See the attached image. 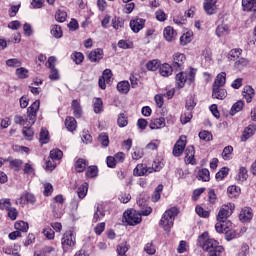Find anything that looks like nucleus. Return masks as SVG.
Returning a JSON list of instances; mask_svg holds the SVG:
<instances>
[{
	"instance_id": "obj_18",
	"label": "nucleus",
	"mask_w": 256,
	"mask_h": 256,
	"mask_svg": "<svg viewBox=\"0 0 256 256\" xmlns=\"http://www.w3.org/2000/svg\"><path fill=\"white\" fill-rule=\"evenodd\" d=\"M225 83H227V73L221 72L216 76L212 87H225Z\"/></svg>"
},
{
	"instance_id": "obj_20",
	"label": "nucleus",
	"mask_w": 256,
	"mask_h": 256,
	"mask_svg": "<svg viewBox=\"0 0 256 256\" xmlns=\"http://www.w3.org/2000/svg\"><path fill=\"white\" fill-rule=\"evenodd\" d=\"M242 9L247 12H256V0H242Z\"/></svg>"
},
{
	"instance_id": "obj_47",
	"label": "nucleus",
	"mask_w": 256,
	"mask_h": 256,
	"mask_svg": "<svg viewBox=\"0 0 256 256\" xmlns=\"http://www.w3.org/2000/svg\"><path fill=\"white\" fill-rule=\"evenodd\" d=\"M55 19L58 23H65V21H67V12L58 10L55 14Z\"/></svg>"
},
{
	"instance_id": "obj_8",
	"label": "nucleus",
	"mask_w": 256,
	"mask_h": 256,
	"mask_svg": "<svg viewBox=\"0 0 256 256\" xmlns=\"http://www.w3.org/2000/svg\"><path fill=\"white\" fill-rule=\"evenodd\" d=\"M185 61H187L185 54L179 52L175 53L172 59L173 69H176V71H182V69H185Z\"/></svg>"
},
{
	"instance_id": "obj_6",
	"label": "nucleus",
	"mask_w": 256,
	"mask_h": 256,
	"mask_svg": "<svg viewBox=\"0 0 256 256\" xmlns=\"http://www.w3.org/2000/svg\"><path fill=\"white\" fill-rule=\"evenodd\" d=\"M185 147H187V136L182 135L173 147L172 154L174 157H181L185 151Z\"/></svg>"
},
{
	"instance_id": "obj_53",
	"label": "nucleus",
	"mask_w": 256,
	"mask_h": 256,
	"mask_svg": "<svg viewBox=\"0 0 256 256\" xmlns=\"http://www.w3.org/2000/svg\"><path fill=\"white\" fill-rule=\"evenodd\" d=\"M10 207H11V199L9 198L0 199V209L2 211H5V210L8 211Z\"/></svg>"
},
{
	"instance_id": "obj_58",
	"label": "nucleus",
	"mask_w": 256,
	"mask_h": 256,
	"mask_svg": "<svg viewBox=\"0 0 256 256\" xmlns=\"http://www.w3.org/2000/svg\"><path fill=\"white\" fill-rule=\"evenodd\" d=\"M143 155H145V152H143V149L135 148L134 152L132 153V159H134L135 161H138V159H142Z\"/></svg>"
},
{
	"instance_id": "obj_44",
	"label": "nucleus",
	"mask_w": 256,
	"mask_h": 256,
	"mask_svg": "<svg viewBox=\"0 0 256 256\" xmlns=\"http://www.w3.org/2000/svg\"><path fill=\"white\" fill-rule=\"evenodd\" d=\"M53 215L56 219H61L63 217V206H60L59 204H54L53 206Z\"/></svg>"
},
{
	"instance_id": "obj_3",
	"label": "nucleus",
	"mask_w": 256,
	"mask_h": 256,
	"mask_svg": "<svg viewBox=\"0 0 256 256\" xmlns=\"http://www.w3.org/2000/svg\"><path fill=\"white\" fill-rule=\"evenodd\" d=\"M39 107H41V101H34L27 109V119L25 120L23 116H15L14 123L17 125H25L27 121L29 125H33L35 121H37V111H39Z\"/></svg>"
},
{
	"instance_id": "obj_60",
	"label": "nucleus",
	"mask_w": 256,
	"mask_h": 256,
	"mask_svg": "<svg viewBox=\"0 0 256 256\" xmlns=\"http://www.w3.org/2000/svg\"><path fill=\"white\" fill-rule=\"evenodd\" d=\"M227 175H229V169L224 167L216 174V179L217 181H223V178Z\"/></svg>"
},
{
	"instance_id": "obj_12",
	"label": "nucleus",
	"mask_w": 256,
	"mask_h": 256,
	"mask_svg": "<svg viewBox=\"0 0 256 256\" xmlns=\"http://www.w3.org/2000/svg\"><path fill=\"white\" fill-rule=\"evenodd\" d=\"M239 219L242 223H249L253 219V210L250 207H244L240 211Z\"/></svg>"
},
{
	"instance_id": "obj_52",
	"label": "nucleus",
	"mask_w": 256,
	"mask_h": 256,
	"mask_svg": "<svg viewBox=\"0 0 256 256\" xmlns=\"http://www.w3.org/2000/svg\"><path fill=\"white\" fill-rule=\"evenodd\" d=\"M40 143H42V145L49 143V131H47L45 128H42L40 132Z\"/></svg>"
},
{
	"instance_id": "obj_28",
	"label": "nucleus",
	"mask_w": 256,
	"mask_h": 256,
	"mask_svg": "<svg viewBox=\"0 0 256 256\" xmlns=\"http://www.w3.org/2000/svg\"><path fill=\"white\" fill-rule=\"evenodd\" d=\"M185 83H187V74L184 72H180L176 75V86L178 89H183L185 87Z\"/></svg>"
},
{
	"instance_id": "obj_31",
	"label": "nucleus",
	"mask_w": 256,
	"mask_h": 256,
	"mask_svg": "<svg viewBox=\"0 0 256 256\" xmlns=\"http://www.w3.org/2000/svg\"><path fill=\"white\" fill-rule=\"evenodd\" d=\"M87 191H89V184L84 182L77 190L79 199H85V197H87Z\"/></svg>"
},
{
	"instance_id": "obj_36",
	"label": "nucleus",
	"mask_w": 256,
	"mask_h": 256,
	"mask_svg": "<svg viewBox=\"0 0 256 256\" xmlns=\"http://www.w3.org/2000/svg\"><path fill=\"white\" fill-rule=\"evenodd\" d=\"M193 41V33L186 32L180 37V45L185 47V45H188V43H191Z\"/></svg>"
},
{
	"instance_id": "obj_35",
	"label": "nucleus",
	"mask_w": 256,
	"mask_h": 256,
	"mask_svg": "<svg viewBox=\"0 0 256 256\" xmlns=\"http://www.w3.org/2000/svg\"><path fill=\"white\" fill-rule=\"evenodd\" d=\"M243 107H245V102L239 100L236 103L233 104L230 115H236V113H239V111L243 110Z\"/></svg>"
},
{
	"instance_id": "obj_21",
	"label": "nucleus",
	"mask_w": 256,
	"mask_h": 256,
	"mask_svg": "<svg viewBox=\"0 0 256 256\" xmlns=\"http://www.w3.org/2000/svg\"><path fill=\"white\" fill-rule=\"evenodd\" d=\"M96 211L94 212L93 221L97 223V221H101L105 217V208H103V204H97Z\"/></svg>"
},
{
	"instance_id": "obj_2",
	"label": "nucleus",
	"mask_w": 256,
	"mask_h": 256,
	"mask_svg": "<svg viewBox=\"0 0 256 256\" xmlns=\"http://www.w3.org/2000/svg\"><path fill=\"white\" fill-rule=\"evenodd\" d=\"M153 209L149 206H146L145 209L137 210H128L124 212L123 217L128 225H139L141 223L142 218L141 216L144 215H151Z\"/></svg>"
},
{
	"instance_id": "obj_4",
	"label": "nucleus",
	"mask_w": 256,
	"mask_h": 256,
	"mask_svg": "<svg viewBox=\"0 0 256 256\" xmlns=\"http://www.w3.org/2000/svg\"><path fill=\"white\" fill-rule=\"evenodd\" d=\"M177 215H179V209H177V207H172L166 210L160 220L161 227H163L165 231H169V229L173 227V223Z\"/></svg>"
},
{
	"instance_id": "obj_16",
	"label": "nucleus",
	"mask_w": 256,
	"mask_h": 256,
	"mask_svg": "<svg viewBox=\"0 0 256 256\" xmlns=\"http://www.w3.org/2000/svg\"><path fill=\"white\" fill-rule=\"evenodd\" d=\"M163 35H164V38L166 39V41L171 43V41H175V38L177 37V31H175V29H173V27L167 26L164 29Z\"/></svg>"
},
{
	"instance_id": "obj_39",
	"label": "nucleus",
	"mask_w": 256,
	"mask_h": 256,
	"mask_svg": "<svg viewBox=\"0 0 256 256\" xmlns=\"http://www.w3.org/2000/svg\"><path fill=\"white\" fill-rule=\"evenodd\" d=\"M16 231H22V233H27L29 231V224L25 221H18L14 225Z\"/></svg>"
},
{
	"instance_id": "obj_24",
	"label": "nucleus",
	"mask_w": 256,
	"mask_h": 256,
	"mask_svg": "<svg viewBox=\"0 0 256 256\" xmlns=\"http://www.w3.org/2000/svg\"><path fill=\"white\" fill-rule=\"evenodd\" d=\"M256 126L255 125H249L244 129V132L241 137V141H247L250 137H253L255 135Z\"/></svg>"
},
{
	"instance_id": "obj_32",
	"label": "nucleus",
	"mask_w": 256,
	"mask_h": 256,
	"mask_svg": "<svg viewBox=\"0 0 256 256\" xmlns=\"http://www.w3.org/2000/svg\"><path fill=\"white\" fill-rule=\"evenodd\" d=\"M50 33L55 37V39H61L63 37V30L59 25H52Z\"/></svg>"
},
{
	"instance_id": "obj_9",
	"label": "nucleus",
	"mask_w": 256,
	"mask_h": 256,
	"mask_svg": "<svg viewBox=\"0 0 256 256\" xmlns=\"http://www.w3.org/2000/svg\"><path fill=\"white\" fill-rule=\"evenodd\" d=\"M146 20L143 18H134L130 20V28L133 33H139V31L145 29Z\"/></svg>"
},
{
	"instance_id": "obj_22",
	"label": "nucleus",
	"mask_w": 256,
	"mask_h": 256,
	"mask_svg": "<svg viewBox=\"0 0 256 256\" xmlns=\"http://www.w3.org/2000/svg\"><path fill=\"white\" fill-rule=\"evenodd\" d=\"M159 73L162 77H170V75H173V66L164 63L160 65Z\"/></svg>"
},
{
	"instance_id": "obj_33",
	"label": "nucleus",
	"mask_w": 256,
	"mask_h": 256,
	"mask_svg": "<svg viewBox=\"0 0 256 256\" xmlns=\"http://www.w3.org/2000/svg\"><path fill=\"white\" fill-rule=\"evenodd\" d=\"M131 88V85L129 84V81H121L117 84V90L119 93L127 94L129 93V89Z\"/></svg>"
},
{
	"instance_id": "obj_17",
	"label": "nucleus",
	"mask_w": 256,
	"mask_h": 256,
	"mask_svg": "<svg viewBox=\"0 0 256 256\" xmlns=\"http://www.w3.org/2000/svg\"><path fill=\"white\" fill-rule=\"evenodd\" d=\"M247 179H249L247 168L242 166L239 168L238 174L236 175L235 180L238 183H244V181H247Z\"/></svg>"
},
{
	"instance_id": "obj_51",
	"label": "nucleus",
	"mask_w": 256,
	"mask_h": 256,
	"mask_svg": "<svg viewBox=\"0 0 256 256\" xmlns=\"http://www.w3.org/2000/svg\"><path fill=\"white\" fill-rule=\"evenodd\" d=\"M198 177L202 181H209V179H211V176H210V173H209V169L204 168V169L200 170L198 172Z\"/></svg>"
},
{
	"instance_id": "obj_11",
	"label": "nucleus",
	"mask_w": 256,
	"mask_h": 256,
	"mask_svg": "<svg viewBox=\"0 0 256 256\" xmlns=\"http://www.w3.org/2000/svg\"><path fill=\"white\" fill-rule=\"evenodd\" d=\"M204 11L207 15H215L217 13V0H205L204 4Z\"/></svg>"
},
{
	"instance_id": "obj_59",
	"label": "nucleus",
	"mask_w": 256,
	"mask_h": 256,
	"mask_svg": "<svg viewBox=\"0 0 256 256\" xmlns=\"http://www.w3.org/2000/svg\"><path fill=\"white\" fill-rule=\"evenodd\" d=\"M112 77H113V73L111 72V70L106 69V70L103 71L102 79H103V81H105L107 84L111 83Z\"/></svg>"
},
{
	"instance_id": "obj_10",
	"label": "nucleus",
	"mask_w": 256,
	"mask_h": 256,
	"mask_svg": "<svg viewBox=\"0 0 256 256\" xmlns=\"http://www.w3.org/2000/svg\"><path fill=\"white\" fill-rule=\"evenodd\" d=\"M185 158L184 161L186 165H196L197 161L195 160V147L188 146L185 151Z\"/></svg>"
},
{
	"instance_id": "obj_64",
	"label": "nucleus",
	"mask_w": 256,
	"mask_h": 256,
	"mask_svg": "<svg viewBox=\"0 0 256 256\" xmlns=\"http://www.w3.org/2000/svg\"><path fill=\"white\" fill-rule=\"evenodd\" d=\"M249 255V246L247 244H243L238 251V256H247Z\"/></svg>"
},
{
	"instance_id": "obj_61",
	"label": "nucleus",
	"mask_w": 256,
	"mask_h": 256,
	"mask_svg": "<svg viewBox=\"0 0 256 256\" xmlns=\"http://www.w3.org/2000/svg\"><path fill=\"white\" fill-rule=\"evenodd\" d=\"M199 138L202 141H211L213 139V135L209 131H202L199 133Z\"/></svg>"
},
{
	"instance_id": "obj_57",
	"label": "nucleus",
	"mask_w": 256,
	"mask_h": 256,
	"mask_svg": "<svg viewBox=\"0 0 256 256\" xmlns=\"http://www.w3.org/2000/svg\"><path fill=\"white\" fill-rule=\"evenodd\" d=\"M43 235L46 237V239L52 241V239H55V231L53 229L46 227L43 229Z\"/></svg>"
},
{
	"instance_id": "obj_26",
	"label": "nucleus",
	"mask_w": 256,
	"mask_h": 256,
	"mask_svg": "<svg viewBox=\"0 0 256 256\" xmlns=\"http://www.w3.org/2000/svg\"><path fill=\"white\" fill-rule=\"evenodd\" d=\"M229 33H230V29H229V25L227 24H220L216 28L217 37H225L229 35Z\"/></svg>"
},
{
	"instance_id": "obj_13",
	"label": "nucleus",
	"mask_w": 256,
	"mask_h": 256,
	"mask_svg": "<svg viewBox=\"0 0 256 256\" xmlns=\"http://www.w3.org/2000/svg\"><path fill=\"white\" fill-rule=\"evenodd\" d=\"M166 125H167V123L165 122L164 117L152 118L149 123V127L152 130L164 129V127H166Z\"/></svg>"
},
{
	"instance_id": "obj_41",
	"label": "nucleus",
	"mask_w": 256,
	"mask_h": 256,
	"mask_svg": "<svg viewBox=\"0 0 256 256\" xmlns=\"http://www.w3.org/2000/svg\"><path fill=\"white\" fill-rule=\"evenodd\" d=\"M160 67L161 62H159V60H150L146 64V69H148V71H157V69H160Z\"/></svg>"
},
{
	"instance_id": "obj_5",
	"label": "nucleus",
	"mask_w": 256,
	"mask_h": 256,
	"mask_svg": "<svg viewBox=\"0 0 256 256\" xmlns=\"http://www.w3.org/2000/svg\"><path fill=\"white\" fill-rule=\"evenodd\" d=\"M75 243H76L75 232L72 230L67 231L61 239V244H62L64 253L73 251V248L75 247Z\"/></svg>"
},
{
	"instance_id": "obj_25",
	"label": "nucleus",
	"mask_w": 256,
	"mask_h": 256,
	"mask_svg": "<svg viewBox=\"0 0 256 256\" xmlns=\"http://www.w3.org/2000/svg\"><path fill=\"white\" fill-rule=\"evenodd\" d=\"M134 175L136 177H143V175H151V172H149V168L143 166V164H138L134 168Z\"/></svg>"
},
{
	"instance_id": "obj_40",
	"label": "nucleus",
	"mask_w": 256,
	"mask_h": 256,
	"mask_svg": "<svg viewBox=\"0 0 256 256\" xmlns=\"http://www.w3.org/2000/svg\"><path fill=\"white\" fill-rule=\"evenodd\" d=\"M161 193H163V184H160L155 188L154 193L152 195L153 203H157V201L161 199Z\"/></svg>"
},
{
	"instance_id": "obj_29",
	"label": "nucleus",
	"mask_w": 256,
	"mask_h": 256,
	"mask_svg": "<svg viewBox=\"0 0 256 256\" xmlns=\"http://www.w3.org/2000/svg\"><path fill=\"white\" fill-rule=\"evenodd\" d=\"M87 165H89V162L86 159L79 158L75 163V170L77 173H83L87 169Z\"/></svg>"
},
{
	"instance_id": "obj_30",
	"label": "nucleus",
	"mask_w": 256,
	"mask_h": 256,
	"mask_svg": "<svg viewBox=\"0 0 256 256\" xmlns=\"http://www.w3.org/2000/svg\"><path fill=\"white\" fill-rule=\"evenodd\" d=\"M227 194L230 199H235V197H239V195L241 194V188L235 185L229 186L227 189Z\"/></svg>"
},
{
	"instance_id": "obj_49",
	"label": "nucleus",
	"mask_w": 256,
	"mask_h": 256,
	"mask_svg": "<svg viewBox=\"0 0 256 256\" xmlns=\"http://www.w3.org/2000/svg\"><path fill=\"white\" fill-rule=\"evenodd\" d=\"M127 251H129V246H127V242L121 243L117 247L118 256H127Z\"/></svg>"
},
{
	"instance_id": "obj_55",
	"label": "nucleus",
	"mask_w": 256,
	"mask_h": 256,
	"mask_svg": "<svg viewBox=\"0 0 256 256\" xmlns=\"http://www.w3.org/2000/svg\"><path fill=\"white\" fill-rule=\"evenodd\" d=\"M191 119H193V113H191V112H185L184 114H182L180 116V121H181L182 125H187V123H189V121H191Z\"/></svg>"
},
{
	"instance_id": "obj_56",
	"label": "nucleus",
	"mask_w": 256,
	"mask_h": 256,
	"mask_svg": "<svg viewBox=\"0 0 256 256\" xmlns=\"http://www.w3.org/2000/svg\"><path fill=\"white\" fill-rule=\"evenodd\" d=\"M98 141L103 147H109V136L105 133H101L98 136Z\"/></svg>"
},
{
	"instance_id": "obj_63",
	"label": "nucleus",
	"mask_w": 256,
	"mask_h": 256,
	"mask_svg": "<svg viewBox=\"0 0 256 256\" xmlns=\"http://www.w3.org/2000/svg\"><path fill=\"white\" fill-rule=\"evenodd\" d=\"M55 167H57V163L55 162L54 159L50 158L49 160L46 161V166H45L46 171H53Z\"/></svg>"
},
{
	"instance_id": "obj_46",
	"label": "nucleus",
	"mask_w": 256,
	"mask_h": 256,
	"mask_svg": "<svg viewBox=\"0 0 256 256\" xmlns=\"http://www.w3.org/2000/svg\"><path fill=\"white\" fill-rule=\"evenodd\" d=\"M16 76L18 79H27L29 77V70L23 67L16 69Z\"/></svg>"
},
{
	"instance_id": "obj_27",
	"label": "nucleus",
	"mask_w": 256,
	"mask_h": 256,
	"mask_svg": "<svg viewBox=\"0 0 256 256\" xmlns=\"http://www.w3.org/2000/svg\"><path fill=\"white\" fill-rule=\"evenodd\" d=\"M72 110H73V114L74 116L79 119L82 117L83 115V109L81 108V103H79V101L77 100H73L72 101Z\"/></svg>"
},
{
	"instance_id": "obj_14",
	"label": "nucleus",
	"mask_w": 256,
	"mask_h": 256,
	"mask_svg": "<svg viewBox=\"0 0 256 256\" xmlns=\"http://www.w3.org/2000/svg\"><path fill=\"white\" fill-rule=\"evenodd\" d=\"M227 97V90L223 87H212V98L223 101Z\"/></svg>"
},
{
	"instance_id": "obj_15",
	"label": "nucleus",
	"mask_w": 256,
	"mask_h": 256,
	"mask_svg": "<svg viewBox=\"0 0 256 256\" xmlns=\"http://www.w3.org/2000/svg\"><path fill=\"white\" fill-rule=\"evenodd\" d=\"M88 59L91 61V63H97V61H101V59H103V49L97 48L92 50L88 54Z\"/></svg>"
},
{
	"instance_id": "obj_54",
	"label": "nucleus",
	"mask_w": 256,
	"mask_h": 256,
	"mask_svg": "<svg viewBox=\"0 0 256 256\" xmlns=\"http://www.w3.org/2000/svg\"><path fill=\"white\" fill-rule=\"evenodd\" d=\"M125 25V22H123V20L121 18H117L115 17L113 20H112V27L114 29L119 30V29H123Z\"/></svg>"
},
{
	"instance_id": "obj_62",
	"label": "nucleus",
	"mask_w": 256,
	"mask_h": 256,
	"mask_svg": "<svg viewBox=\"0 0 256 256\" xmlns=\"http://www.w3.org/2000/svg\"><path fill=\"white\" fill-rule=\"evenodd\" d=\"M23 165V160L15 159L10 162V166L14 171H19Z\"/></svg>"
},
{
	"instance_id": "obj_38",
	"label": "nucleus",
	"mask_w": 256,
	"mask_h": 256,
	"mask_svg": "<svg viewBox=\"0 0 256 256\" xmlns=\"http://www.w3.org/2000/svg\"><path fill=\"white\" fill-rule=\"evenodd\" d=\"M93 109H94V113L103 112V100H101V98L93 99Z\"/></svg>"
},
{
	"instance_id": "obj_1",
	"label": "nucleus",
	"mask_w": 256,
	"mask_h": 256,
	"mask_svg": "<svg viewBox=\"0 0 256 256\" xmlns=\"http://www.w3.org/2000/svg\"><path fill=\"white\" fill-rule=\"evenodd\" d=\"M198 245L203 251L208 253L207 256H221V253L224 251L223 246H219V242L210 238L207 232L198 237Z\"/></svg>"
},
{
	"instance_id": "obj_42",
	"label": "nucleus",
	"mask_w": 256,
	"mask_h": 256,
	"mask_svg": "<svg viewBox=\"0 0 256 256\" xmlns=\"http://www.w3.org/2000/svg\"><path fill=\"white\" fill-rule=\"evenodd\" d=\"M6 65L7 67L16 68V67H21L23 65V62L19 58H11L6 60Z\"/></svg>"
},
{
	"instance_id": "obj_50",
	"label": "nucleus",
	"mask_w": 256,
	"mask_h": 256,
	"mask_svg": "<svg viewBox=\"0 0 256 256\" xmlns=\"http://www.w3.org/2000/svg\"><path fill=\"white\" fill-rule=\"evenodd\" d=\"M98 173L99 169L97 168V166H90L86 171V177L93 179V177H97Z\"/></svg>"
},
{
	"instance_id": "obj_19",
	"label": "nucleus",
	"mask_w": 256,
	"mask_h": 256,
	"mask_svg": "<svg viewBox=\"0 0 256 256\" xmlns=\"http://www.w3.org/2000/svg\"><path fill=\"white\" fill-rule=\"evenodd\" d=\"M243 97L246 99V103H251L255 97V89L251 86H245L243 90Z\"/></svg>"
},
{
	"instance_id": "obj_23",
	"label": "nucleus",
	"mask_w": 256,
	"mask_h": 256,
	"mask_svg": "<svg viewBox=\"0 0 256 256\" xmlns=\"http://www.w3.org/2000/svg\"><path fill=\"white\" fill-rule=\"evenodd\" d=\"M231 227V222L218 221L215 225L217 233H227L228 229Z\"/></svg>"
},
{
	"instance_id": "obj_7",
	"label": "nucleus",
	"mask_w": 256,
	"mask_h": 256,
	"mask_svg": "<svg viewBox=\"0 0 256 256\" xmlns=\"http://www.w3.org/2000/svg\"><path fill=\"white\" fill-rule=\"evenodd\" d=\"M233 209H235V205L231 203L223 205L218 212L217 221H227L233 215Z\"/></svg>"
},
{
	"instance_id": "obj_37",
	"label": "nucleus",
	"mask_w": 256,
	"mask_h": 256,
	"mask_svg": "<svg viewBox=\"0 0 256 256\" xmlns=\"http://www.w3.org/2000/svg\"><path fill=\"white\" fill-rule=\"evenodd\" d=\"M247 65H249V60L245 58H240L234 63V67L237 71H243Z\"/></svg>"
},
{
	"instance_id": "obj_34",
	"label": "nucleus",
	"mask_w": 256,
	"mask_h": 256,
	"mask_svg": "<svg viewBox=\"0 0 256 256\" xmlns=\"http://www.w3.org/2000/svg\"><path fill=\"white\" fill-rule=\"evenodd\" d=\"M65 126L69 131H75L77 129V121L75 118L69 116L65 120Z\"/></svg>"
},
{
	"instance_id": "obj_43",
	"label": "nucleus",
	"mask_w": 256,
	"mask_h": 256,
	"mask_svg": "<svg viewBox=\"0 0 256 256\" xmlns=\"http://www.w3.org/2000/svg\"><path fill=\"white\" fill-rule=\"evenodd\" d=\"M50 159H54V161H59L63 159V151L55 148L50 151Z\"/></svg>"
},
{
	"instance_id": "obj_48",
	"label": "nucleus",
	"mask_w": 256,
	"mask_h": 256,
	"mask_svg": "<svg viewBox=\"0 0 256 256\" xmlns=\"http://www.w3.org/2000/svg\"><path fill=\"white\" fill-rule=\"evenodd\" d=\"M232 153H233V146H226L222 152L223 160L229 161V159H231Z\"/></svg>"
},
{
	"instance_id": "obj_45",
	"label": "nucleus",
	"mask_w": 256,
	"mask_h": 256,
	"mask_svg": "<svg viewBox=\"0 0 256 256\" xmlns=\"http://www.w3.org/2000/svg\"><path fill=\"white\" fill-rule=\"evenodd\" d=\"M161 169H163V164L161 161L157 160L153 162L152 167H148V172L155 173L161 171Z\"/></svg>"
}]
</instances>
